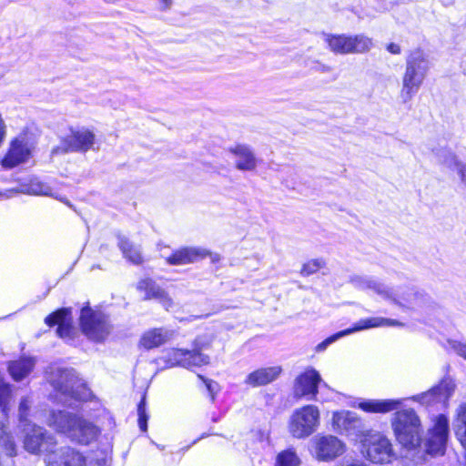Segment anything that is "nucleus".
Segmentation results:
<instances>
[{
    "label": "nucleus",
    "instance_id": "obj_1",
    "mask_svg": "<svg viewBox=\"0 0 466 466\" xmlns=\"http://www.w3.org/2000/svg\"><path fill=\"white\" fill-rule=\"evenodd\" d=\"M45 422L57 433L80 445H88L96 441L101 432L94 422L66 410H49Z\"/></svg>",
    "mask_w": 466,
    "mask_h": 466
},
{
    "label": "nucleus",
    "instance_id": "obj_2",
    "mask_svg": "<svg viewBox=\"0 0 466 466\" xmlns=\"http://www.w3.org/2000/svg\"><path fill=\"white\" fill-rule=\"evenodd\" d=\"M48 380L56 391L57 401L66 406H73V400H86L91 392L72 369L56 368L48 377Z\"/></svg>",
    "mask_w": 466,
    "mask_h": 466
},
{
    "label": "nucleus",
    "instance_id": "obj_3",
    "mask_svg": "<svg viewBox=\"0 0 466 466\" xmlns=\"http://www.w3.org/2000/svg\"><path fill=\"white\" fill-rule=\"evenodd\" d=\"M429 69L430 62L421 49H415L409 54L402 76L401 96L404 102L410 101L419 91Z\"/></svg>",
    "mask_w": 466,
    "mask_h": 466
},
{
    "label": "nucleus",
    "instance_id": "obj_4",
    "mask_svg": "<svg viewBox=\"0 0 466 466\" xmlns=\"http://www.w3.org/2000/svg\"><path fill=\"white\" fill-rule=\"evenodd\" d=\"M391 425L397 441L406 449L412 450L420 444L421 422L414 410L396 411Z\"/></svg>",
    "mask_w": 466,
    "mask_h": 466
},
{
    "label": "nucleus",
    "instance_id": "obj_5",
    "mask_svg": "<svg viewBox=\"0 0 466 466\" xmlns=\"http://www.w3.org/2000/svg\"><path fill=\"white\" fill-rule=\"evenodd\" d=\"M360 442V453L374 464H388L396 459L391 441L380 432L369 431Z\"/></svg>",
    "mask_w": 466,
    "mask_h": 466
},
{
    "label": "nucleus",
    "instance_id": "obj_6",
    "mask_svg": "<svg viewBox=\"0 0 466 466\" xmlns=\"http://www.w3.org/2000/svg\"><path fill=\"white\" fill-rule=\"evenodd\" d=\"M96 134L86 127H71L61 137L59 144L51 150V158L68 153H86L95 150Z\"/></svg>",
    "mask_w": 466,
    "mask_h": 466
},
{
    "label": "nucleus",
    "instance_id": "obj_7",
    "mask_svg": "<svg viewBox=\"0 0 466 466\" xmlns=\"http://www.w3.org/2000/svg\"><path fill=\"white\" fill-rule=\"evenodd\" d=\"M24 448L32 454H45V457L56 451L57 442L55 436L46 429L32 423L22 426Z\"/></svg>",
    "mask_w": 466,
    "mask_h": 466
},
{
    "label": "nucleus",
    "instance_id": "obj_8",
    "mask_svg": "<svg viewBox=\"0 0 466 466\" xmlns=\"http://www.w3.org/2000/svg\"><path fill=\"white\" fill-rule=\"evenodd\" d=\"M319 418V410L315 405H306L296 409L289 418V431L295 438H307L317 431Z\"/></svg>",
    "mask_w": 466,
    "mask_h": 466
},
{
    "label": "nucleus",
    "instance_id": "obj_9",
    "mask_svg": "<svg viewBox=\"0 0 466 466\" xmlns=\"http://www.w3.org/2000/svg\"><path fill=\"white\" fill-rule=\"evenodd\" d=\"M329 49L336 54H362L372 47L371 38L364 35H327L325 38Z\"/></svg>",
    "mask_w": 466,
    "mask_h": 466
},
{
    "label": "nucleus",
    "instance_id": "obj_10",
    "mask_svg": "<svg viewBox=\"0 0 466 466\" xmlns=\"http://www.w3.org/2000/svg\"><path fill=\"white\" fill-rule=\"evenodd\" d=\"M80 326L84 334L95 341L104 340L111 331V326L106 315L87 307L81 309Z\"/></svg>",
    "mask_w": 466,
    "mask_h": 466
},
{
    "label": "nucleus",
    "instance_id": "obj_11",
    "mask_svg": "<svg viewBox=\"0 0 466 466\" xmlns=\"http://www.w3.org/2000/svg\"><path fill=\"white\" fill-rule=\"evenodd\" d=\"M454 390V381L451 378H445L437 386L426 392L414 395L411 400L426 407H446Z\"/></svg>",
    "mask_w": 466,
    "mask_h": 466
},
{
    "label": "nucleus",
    "instance_id": "obj_12",
    "mask_svg": "<svg viewBox=\"0 0 466 466\" xmlns=\"http://www.w3.org/2000/svg\"><path fill=\"white\" fill-rule=\"evenodd\" d=\"M449 433V421L444 415L435 417L424 441L425 451L431 455H442Z\"/></svg>",
    "mask_w": 466,
    "mask_h": 466
},
{
    "label": "nucleus",
    "instance_id": "obj_13",
    "mask_svg": "<svg viewBox=\"0 0 466 466\" xmlns=\"http://www.w3.org/2000/svg\"><path fill=\"white\" fill-rule=\"evenodd\" d=\"M206 347V343L201 338H197L194 341V349L192 350L175 349L169 353L167 361L171 365H177L184 368H191L195 366L206 365L209 361V357L200 352Z\"/></svg>",
    "mask_w": 466,
    "mask_h": 466
},
{
    "label": "nucleus",
    "instance_id": "obj_14",
    "mask_svg": "<svg viewBox=\"0 0 466 466\" xmlns=\"http://www.w3.org/2000/svg\"><path fill=\"white\" fill-rule=\"evenodd\" d=\"M382 326H402V323L396 319H386L381 317H375V318H368L360 319L357 323L354 324L352 328L341 330L326 339H324L322 342L319 343L315 350L317 352L324 351L330 344L338 340L339 339L352 334L357 331H361L364 329H371V328H378Z\"/></svg>",
    "mask_w": 466,
    "mask_h": 466
},
{
    "label": "nucleus",
    "instance_id": "obj_15",
    "mask_svg": "<svg viewBox=\"0 0 466 466\" xmlns=\"http://www.w3.org/2000/svg\"><path fill=\"white\" fill-rule=\"evenodd\" d=\"M15 194L50 196L70 206L69 202L53 194L52 188L37 177L23 179L16 187L0 191V199L12 198Z\"/></svg>",
    "mask_w": 466,
    "mask_h": 466
},
{
    "label": "nucleus",
    "instance_id": "obj_16",
    "mask_svg": "<svg viewBox=\"0 0 466 466\" xmlns=\"http://www.w3.org/2000/svg\"><path fill=\"white\" fill-rule=\"evenodd\" d=\"M350 283L360 290H371L384 299H389L396 304L402 305L393 291L384 283L374 277L354 274L350 277Z\"/></svg>",
    "mask_w": 466,
    "mask_h": 466
},
{
    "label": "nucleus",
    "instance_id": "obj_17",
    "mask_svg": "<svg viewBox=\"0 0 466 466\" xmlns=\"http://www.w3.org/2000/svg\"><path fill=\"white\" fill-rule=\"evenodd\" d=\"M315 451L319 461H330L346 451V445L333 435L317 436L315 438Z\"/></svg>",
    "mask_w": 466,
    "mask_h": 466
},
{
    "label": "nucleus",
    "instance_id": "obj_18",
    "mask_svg": "<svg viewBox=\"0 0 466 466\" xmlns=\"http://www.w3.org/2000/svg\"><path fill=\"white\" fill-rule=\"evenodd\" d=\"M321 381L319 373L313 368H308L297 377L294 383V396L314 400L319 392L318 387Z\"/></svg>",
    "mask_w": 466,
    "mask_h": 466
},
{
    "label": "nucleus",
    "instance_id": "obj_19",
    "mask_svg": "<svg viewBox=\"0 0 466 466\" xmlns=\"http://www.w3.org/2000/svg\"><path fill=\"white\" fill-rule=\"evenodd\" d=\"M46 466H86V458L70 446L56 448L53 453L45 457Z\"/></svg>",
    "mask_w": 466,
    "mask_h": 466
},
{
    "label": "nucleus",
    "instance_id": "obj_20",
    "mask_svg": "<svg viewBox=\"0 0 466 466\" xmlns=\"http://www.w3.org/2000/svg\"><path fill=\"white\" fill-rule=\"evenodd\" d=\"M31 154L27 140L25 137H16L11 143L10 148L2 160L5 168H13L25 162Z\"/></svg>",
    "mask_w": 466,
    "mask_h": 466
},
{
    "label": "nucleus",
    "instance_id": "obj_21",
    "mask_svg": "<svg viewBox=\"0 0 466 466\" xmlns=\"http://www.w3.org/2000/svg\"><path fill=\"white\" fill-rule=\"evenodd\" d=\"M235 167L239 171H254L258 167V158L253 149L246 144H237L228 148Z\"/></svg>",
    "mask_w": 466,
    "mask_h": 466
},
{
    "label": "nucleus",
    "instance_id": "obj_22",
    "mask_svg": "<svg viewBox=\"0 0 466 466\" xmlns=\"http://www.w3.org/2000/svg\"><path fill=\"white\" fill-rule=\"evenodd\" d=\"M137 289L143 293V299H156L167 310L173 306L172 299L167 293L151 279H143L137 284Z\"/></svg>",
    "mask_w": 466,
    "mask_h": 466
},
{
    "label": "nucleus",
    "instance_id": "obj_23",
    "mask_svg": "<svg viewBox=\"0 0 466 466\" xmlns=\"http://www.w3.org/2000/svg\"><path fill=\"white\" fill-rule=\"evenodd\" d=\"M208 251L198 247H184L166 258L169 265L180 266L197 262L208 256Z\"/></svg>",
    "mask_w": 466,
    "mask_h": 466
},
{
    "label": "nucleus",
    "instance_id": "obj_24",
    "mask_svg": "<svg viewBox=\"0 0 466 466\" xmlns=\"http://www.w3.org/2000/svg\"><path fill=\"white\" fill-rule=\"evenodd\" d=\"M45 322L49 326L58 325L57 334L62 339H72L75 329L71 325L72 317L69 308L60 309L48 315Z\"/></svg>",
    "mask_w": 466,
    "mask_h": 466
},
{
    "label": "nucleus",
    "instance_id": "obj_25",
    "mask_svg": "<svg viewBox=\"0 0 466 466\" xmlns=\"http://www.w3.org/2000/svg\"><path fill=\"white\" fill-rule=\"evenodd\" d=\"M360 426V420L354 412L341 410L333 413L332 427L340 434H349Z\"/></svg>",
    "mask_w": 466,
    "mask_h": 466
},
{
    "label": "nucleus",
    "instance_id": "obj_26",
    "mask_svg": "<svg viewBox=\"0 0 466 466\" xmlns=\"http://www.w3.org/2000/svg\"><path fill=\"white\" fill-rule=\"evenodd\" d=\"M281 373L279 366L261 368L250 372L245 379V384L259 387L274 381Z\"/></svg>",
    "mask_w": 466,
    "mask_h": 466
},
{
    "label": "nucleus",
    "instance_id": "obj_27",
    "mask_svg": "<svg viewBox=\"0 0 466 466\" xmlns=\"http://www.w3.org/2000/svg\"><path fill=\"white\" fill-rule=\"evenodd\" d=\"M173 336L174 332L172 330L163 328L151 329L142 335L139 344L146 350H151L167 343Z\"/></svg>",
    "mask_w": 466,
    "mask_h": 466
},
{
    "label": "nucleus",
    "instance_id": "obj_28",
    "mask_svg": "<svg viewBox=\"0 0 466 466\" xmlns=\"http://www.w3.org/2000/svg\"><path fill=\"white\" fill-rule=\"evenodd\" d=\"M403 399L397 400H368L359 403V408L366 412L387 413L397 410L403 402Z\"/></svg>",
    "mask_w": 466,
    "mask_h": 466
},
{
    "label": "nucleus",
    "instance_id": "obj_29",
    "mask_svg": "<svg viewBox=\"0 0 466 466\" xmlns=\"http://www.w3.org/2000/svg\"><path fill=\"white\" fill-rule=\"evenodd\" d=\"M35 360L33 358H21L9 363L8 370L12 378L19 381L25 378L34 369Z\"/></svg>",
    "mask_w": 466,
    "mask_h": 466
},
{
    "label": "nucleus",
    "instance_id": "obj_30",
    "mask_svg": "<svg viewBox=\"0 0 466 466\" xmlns=\"http://www.w3.org/2000/svg\"><path fill=\"white\" fill-rule=\"evenodd\" d=\"M118 246L126 258L134 264H140L142 262V256L139 247L132 244L127 238L124 237L119 238Z\"/></svg>",
    "mask_w": 466,
    "mask_h": 466
},
{
    "label": "nucleus",
    "instance_id": "obj_31",
    "mask_svg": "<svg viewBox=\"0 0 466 466\" xmlns=\"http://www.w3.org/2000/svg\"><path fill=\"white\" fill-rule=\"evenodd\" d=\"M454 429L457 439L466 451V403L460 405L457 410Z\"/></svg>",
    "mask_w": 466,
    "mask_h": 466
},
{
    "label": "nucleus",
    "instance_id": "obj_32",
    "mask_svg": "<svg viewBox=\"0 0 466 466\" xmlns=\"http://www.w3.org/2000/svg\"><path fill=\"white\" fill-rule=\"evenodd\" d=\"M0 449L9 457H14L17 453V446L14 437L7 431L5 425L0 430Z\"/></svg>",
    "mask_w": 466,
    "mask_h": 466
},
{
    "label": "nucleus",
    "instance_id": "obj_33",
    "mask_svg": "<svg viewBox=\"0 0 466 466\" xmlns=\"http://www.w3.org/2000/svg\"><path fill=\"white\" fill-rule=\"evenodd\" d=\"M403 300L410 306L420 307L422 304L429 303L431 299L423 292L410 289L407 292V297L403 298Z\"/></svg>",
    "mask_w": 466,
    "mask_h": 466
},
{
    "label": "nucleus",
    "instance_id": "obj_34",
    "mask_svg": "<svg viewBox=\"0 0 466 466\" xmlns=\"http://www.w3.org/2000/svg\"><path fill=\"white\" fill-rule=\"evenodd\" d=\"M438 159L441 163L446 165L449 167H454L456 171H458V164H464L460 161L457 156L448 149H442L437 153Z\"/></svg>",
    "mask_w": 466,
    "mask_h": 466
},
{
    "label": "nucleus",
    "instance_id": "obj_35",
    "mask_svg": "<svg viewBox=\"0 0 466 466\" xmlns=\"http://www.w3.org/2000/svg\"><path fill=\"white\" fill-rule=\"evenodd\" d=\"M299 459L294 451H285L278 455L276 466H298Z\"/></svg>",
    "mask_w": 466,
    "mask_h": 466
},
{
    "label": "nucleus",
    "instance_id": "obj_36",
    "mask_svg": "<svg viewBox=\"0 0 466 466\" xmlns=\"http://www.w3.org/2000/svg\"><path fill=\"white\" fill-rule=\"evenodd\" d=\"M11 398L10 386L6 383L0 382V408L2 411L6 414L9 410L8 403Z\"/></svg>",
    "mask_w": 466,
    "mask_h": 466
},
{
    "label": "nucleus",
    "instance_id": "obj_37",
    "mask_svg": "<svg viewBox=\"0 0 466 466\" xmlns=\"http://www.w3.org/2000/svg\"><path fill=\"white\" fill-rule=\"evenodd\" d=\"M324 266L325 262L322 259H312L303 265L300 273L303 276H309L316 273Z\"/></svg>",
    "mask_w": 466,
    "mask_h": 466
},
{
    "label": "nucleus",
    "instance_id": "obj_38",
    "mask_svg": "<svg viewBox=\"0 0 466 466\" xmlns=\"http://www.w3.org/2000/svg\"><path fill=\"white\" fill-rule=\"evenodd\" d=\"M31 406V400L29 398H23L19 404V420H20V426H24L25 423H31L27 420L28 411Z\"/></svg>",
    "mask_w": 466,
    "mask_h": 466
},
{
    "label": "nucleus",
    "instance_id": "obj_39",
    "mask_svg": "<svg viewBox=\"0 0 466 466\" xmlns=\"http://www.w3.org/2000/svg\"><path fill=\"white\" fill-rule=\"evenodd\" d=\"M138 413V425L142 431H146L147 429V419L148 416L146 413V400L145 398L141 400L137 407Z\"/></svg>",
    "mask_w": 466,
    "mask_h": 466
},
{
    "label": "nucleus",
    "instance_id": "obj_40",
    "mask_svg": "<svg viewBox=\"0 0 466 466\" xmlns=\"http://www.w3.org/2000/svg\"><path fill=\"white\" fill-rule=\"evenodd\" d=\"M450 345L451 349L461 358L466 360V344L460 341H451Z\"/></svg>",
    "mask_w": 466,
    "mask_h": 466
},
{
    "label": "nucleus",
    "instance_id": "obj_41",
    "mask_svg": "<svg viewBox=\"0 0 466 466\" xmlns=\"http://www.w3.org/2000/svg\"><path fill=\"white\" fill-rule=\"evenodd\" d=\"M461 183L466 187V164H458V171H457Z\"/></svg>",
    "mask_w": 466,
    "mask_h": 466
},
{
    "label": "nucleus",
    "instance_id": "obj_42",
    "mask_svg": "<svg viewBox=\"0 0 466 466\" xmlns=\"http://www.w3.org/2000/svg\"><path fill=\"white\" fill-rule=\"evenodd\" d=\"M198 378L201 379L204 381V383L206 384L207 389L208 390V391L210 393H212L215 390V388H216L217 384L213 380H208V379H204V377H202L201 375H198Z\"/></svg>",
    "mask_w": 466,
    "mask_h": 466
},
{
    "label": "nucleus",
    "instance_id": "obj_43",
    "mask_svg": "<svg viewBox=\"0 0 466 466\" xmlns=\"http://www.w3.org/2000/svg\"><path fill=\"white\" fill-rule=\"evenodd\" d=\"M313 68L320 73H329L331 71V67L329 66L321 63H317Z\"/></svg>",
    "mask_w": 466,
    "mask_h": 466
},
{
    "label": "nucleus",
    "instance_id": "obj_44",
    "mask_svg": "<svg viewBox=\"0 0 466 466\" xmlns=\"http://www.w3.org/2000/svg\"><path fill=\"white\" fill-rule=\"evenodd\" d=\"M387 50L391 53V54H394V55H398L400 53V47L399 45L395 44V43H390V45H388L387 46Z\"/></svg>",
    "mask_w": 466,
    "mask_h": 466
},
{
    "label": "nucleus",
    "instance_id": "obj_45",
    "mask_svg": "<svg viewBox=\"0 0 466 466\" xmlns=\"http://www.w3.org/2000/svg\"><path fill=\"white\" fill-rule=\"evenodd\" d=\"M349 466H367V465L365 463H363V462H359V463L350 464Z\"/></svg>",
    "mask_w": 466,
    "mask_h": 466
},
{
    "label": "nucleus",
    "instance_id": "obj_46",
    "mask_svg": "<svg viewBox=\"0 0 466 466\" xmlns=\"http://www.w3.org/2000/svg\"><path fill=\"white\" fill-rule=\"evenodd\" d=\"M5 426L3 422H0V430Z\"/></svg>",
    "mask_w": 466,
    "mask_h": 466
}]
</instances>
